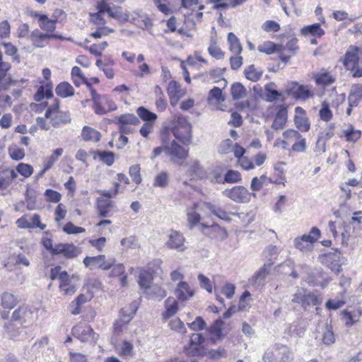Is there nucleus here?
<instances>
[{
  "mask_svg": "<svg viewBox=\"0 0 362 362\" xmlns=\"http://www.w3.org/2000/svg\"><path fill=\"white\" fill-rule=\"evenodd\" d=\"M56 93L62 98H67L74 94V89L68 82L60 83L55 89Z\"/></svg>",
  "mask_w": 362,
  "mask_h": 362,
  "instance_id": "nucleus-38",
  "label": "nucleus"
},
{
  "mask_svg": "<svg viewBox=\"0 0 362 362\" xmlns=\"http://www.w3.org/2000/svg\"><path fill=\"white\" fill-rule=\"evenodd\" d=\"M63 151L62 148H57L50 156L45 159L44 166L45 167V170H49L53 166L59 157L62 155Z\"/></svg>",
  "mask_w": 362,
  "mask_h": 362,
  "instance_id": "nucleus-49",
  "label": "nucleus"
},
{
  "mask_svg": "<svg viewBox=\"0 0 362 362\" xmlns=\"http://www.w3.org/2000/svg\"><path fill=\"white\" fill-rule=\"evenodd\" d=\"M115 349L119 356L124 358H133L135 355L134 344L130 341L123 340L115 346Z\"/></svg>",
  "mask_w": 362,
  "mask_h": 362,
  "instance_id": "nucleus-19",
  "label": "nucleus"
},
{
  "mask_svg": "<svg viewBox=\"0 0 362 362\" xmlns=\"http://www.w3.org/2000/svg\"><path fill=\"white\" fill-rule=\"evenodd\" d=\"M202 226L203 229H204V228L209 229L210 231L212 233L211 237L214 238H220L221 239H224L227 237V233H226V229H224L223 228H221L218 224H213L211 226H209L205 224H202Z\"/></svg>",
  "mask_w": 362,
  "mask_h": 362,
  "instance_id": "nucleus-43",
  "label": "nucleus"
},
{
  "mask_svg": "<svg viewBox=\"0 0 362 362\" xmlns=\"http://www.w3.org/2000/svg\"><path fill=\"white\" fill-rule=\"evenodd\" d=\"M283 137L281 144L284 149H286L288 146L293 144L291 149L293 151L303 153L306 151V140L298 131L292 129H287L283 132Z\"/></svg>",
  "mask_w": 362,
  "mask_h": 362,
  "instance_id": "nucleus-3",
  "label": "nucleus"
},
{
  "mask_svg": "<svg viewBox=\"0 0 362 362\" xmlns=\"http://www.w3.org/2000/svg\"><path fill=\"white\" fill-rule=\"evenodd\" d=\"M241 179V174L238 171L233 170H228L223 177V181H225V183L230 184L239 182Z\"/></svg>",
  "mask_w": 362,
  "mask_h": 362,
  "instance_id": "nucleus-57",
  "label": "nucleus"
},
{
  "mask_svg": "<svg viewBox=\"0 0 362 362\" xmlns=\"http://www.w3.org/2000/svg\"><path fill=\"white\" fill-rule=\"evenodd\" d=\"M93 158H99L103 163L111 166L115 162V154L111 151H93Z\"/></svg>",
  "mask_w": 362,
  "mask_h": 362,
  "instance_id": "nucleus-37",
  "label": "nucleus"
},
{
  "mask_svg": "<svg viewBox=\"0 0 362 362\" xmlns=\"http://www.w3.org/2000/svg\"><path fill=\"white\" fill-rule=\"evenodd\" d=\"M294 123L296 128L300 132H307L310 129V124L306 117L305 111L300 106L295 108Z\"/></svg>",
  "mask_w": 362,
  "mask_h": 362,
  "instance_id": "nucleus-16",
  "label": "nucleus"
},
{
  "mask_svg": "<svg viewBox=\"0 0 362 362\" xmlns=\"http://www.w3.org/2000/svg\"><path fill=\"white\" fill-rule=\"evenodd\" d=\"M136 113L142 120L147 122L151 123V122H153L157 119V115L155 113L149 111L144 107H139L136 110Z\"/></svg>",
  "mask_w": 362,
  "mask_h": 362,
  "instance_id": "nucleus-48",
  "label": "nucleus"
},
{
  "mask_svg": "<svg viewBox=\"0 0 362 362\" xmlns=\"http://www.w3.org/2000/svg\"><path fill=\"white\" fill-rule=\"evenodd\" d=\"M278 247L276 245H269L263 251V257L267 259V262H273L278 254Z\"/></svg>",
  "mask_w": 362,
  "mask_h": 362,
  "instance_id": "nucleus-59",
  "label": "nucleus"
},
{
  "mask_svg": "<svg viewBox=\"0 0 362 362\" xmlns=\"http://www.w3.org/2000/svg\"><path fill=\"white\" fill-rule=\"evenodd\" d=\"M244 74L245 77L250 81H257L260 78L262 72L257 71L254 65H250L245 69Z\"/></svg>",
  "mask_w": 362,
  "mask_h": 362,
  "instance_id": "nucleus-58",
  "label": "nucleus"
},
{
  "mask_svg": "<svg viewBox=\"0 0 362 362\" xmlns=\"http://www.w3.org/2000/svg\"><path fill=\"white\" fill-rule=\"evenodd\" d=\"M358 48L351 47L345 54L344 65L347 69L353 70L358 64Z\"/></svg>",
  "mask_w": 362,
  "mask_h": 362,
  "instance_id": "nucleus-27",
  "label": "nucleus"
},
{
  "mask_svg": "<svg viewBox=\"0 0 362 362\" xmlns=\"http://www.w3.org/2000/svg\"><path fill=\"white\" fill-rule=\"evenodd\" d=\"M33 312L27 308L24 307H20L15 310L11 316L12 320H21L22 323L30 322L33 320Z\"/></svg>",
  "mask_w": 362,
  "mask_h": 362,
  "instance_id": "nucleus-22",
  "label": "nucleus"
},
{
  "mask_svg": "<svg viewBox=\"0 0 362 362\" xmlns=\"http://www.w3.org/2000/svg\"><path fill=\"white\" fill-rule=\"evenodd\" d=\"M45 116L50 120L51 125L55 128H58L71 122L69 114L66 112L59 111L58 103L49 107L46 110Z\"/></svg>",
  "mask_w": 362,
  "mask_h": 362,
  "instance_id": "nucleus-5",
  "label": "nucleus"
},
{
  "mask_svg": "<svg viewBox=\"0 0 362 362\" xmlns=\"http://www.w3.org/2000/svg\"><path fill=\"white\" fill-rule=\"evenodd\" d=\"M204 341L202 334L193 333L190 337L189 344L185 346V351L188 355L198 356L201 354V345Z\"/></svg>",
  "mask_w": 362,
  "mask_h": 362,
  "instance_id": "nucleus-17",
  "label": "nucleus"
},
{
  "mask_svg": "<svg viewBox=\"0 0 362 362\" xmlns=\"http://www.w3.org/2000/svg\"><path fill=\"white\" fill-rule=\"evenodd\" d=\"M59 288L64 295L72 296L76 291V288L74 285L70 283L69 274H64L62 276L59 281Z\"/></svg>",
  "mask_w": 362,
  "mask_h": 362,
  "instance_id": "nucleus-32",
  "label": "nucleus"
},
{
  "mask_svg": "<svg viewBox=\"0 0 362 362\" xmlns=\"http://www.w3.org/2000/svg\"><path fill=\"white\" fill-rule=\"evenodd\" d=\"M319 116L320 119L325 122H329L332 119L333 115L332 112L330 110L328 103L323 102L322 104V107L319 112Z\"/></svg>",
  "mask_w": 362,
  "mask_h": 362,
  "instance_id": "nucleus-60",
  "label": "nucleus"
},
{
  "mask_svg": "<svg viewBox=\"0 0 362 362\" xmlns=\"http://www.w3.org/2000/svg\"><path fill=\"white\" fill-rule=\"evenodd\" d=\"M115 263V259L110 258L106 259L104 255H100L95 257H86L83 259V264L86 267L90 269H101L103 270H109Z\"/></svg>",
  "mask_w": 362,
  "mask_h": 362,
  "instance_id": "nucleus-8",
  "label": "nucleus"
},
{
  "mask_svg": "<svg viewBox=\"0 0 362 362\" xmlns=\"http://www.w3.org/2000/svg\"><path fill=\"white\" fill-rule=\"evenodd\" d=\"M362 99V85L356 84L351 87L348 97L349 105L351 107L358 106Z\"/></svg>",
  "mask_w": 362,
  "mask_h": 362,
  "instance_id": "nucleus-29",
  "label": "nucleus"
},
{
  "mask_svg": "<svg viewBox=\"0 0 362 362\" xmlns=\"http://www.w3.org/2000/svg\"><path fill=\"white\" fill-rule=\"evenodd\" d=\"M115 208V202L110 199L98 197L96 200V209L100 217L110 216Z\"/></svg>",
  "mask_w": 362,
  "mask_h": 362,
  "instance_id": "nucleus-15",
  "label": "nucleus"
},
{
  "mask_svg": "<svg viewBox=\"0 0 362 362\" xmlns=\"http://www.w3.org/2000/svg\"><path fill=\"white\" fill-rule=\"evenodd\" d=\"M225 98L222 93V90L221 88L218 87H214L209 93L207 100L210 104L216 103L219 105L221 103L223 102Z\"/></svg>",
  "mask_w": 362,
  "mask_h": 362,
  "instance_id": "nucleus-40",
  "label": "nucleus"
},
{
  "mask_svg": "<svg viewBox=\"0 0 362 362\" xmlns=\"http://www.w3.org/2000/svg\"><path fill=\"white\" fill-rule=\"evenodd\" d=\"M344 135L348 141L356 142L361 136L360 130L355 129L352 125H349L346 130L344 131Z\"/></svg>",
  "mask_w": 362,
  "mask_h": 362,
  "instance_id": "nucleus-54",
  "label": "nucleus"
},
{
  "mask_svg": "<svg viewBox=\"0 0 362 362\" xmlns=\"http://www.w3.org/2000/svg\"><path fill=\"white\" fill-rule=\"evenodd\" d=\"M8 153L10 156L16 160H21L25 156L24 150L16 145L11 146L8 148Z\"/></svg>",
  "mask_w": 362,
  "mask_h": 362,
  "instance_id": "nucleus-64",
  "label": "nucleus"
},
{
  "mask_svg": "<svg viewBox=\"0 0 362 362\" xmlns=\"http://www.w3.org/2000/svg\"><path fill=\"white\" fill-rule=\"evenodd\" d=\"M335 335L332 330V327L326 325L322 335V341L325 345H331L335 342Z\"/></svg>",
  "mask_w": 362,
  "mask_h": 362,
  "instance_id": "nucleus-56",
  "label": "nucleus"
},
{
  "mask_svg": "<svg viewBox=\"0 0 362 362\" xmlns=\"http://www.w3.org/2000/svg\"><path fill=\"white\" fill-rule=\"evenodd\" d=\"M137 310L136 303H131L128 307L123 308L120 311L119 318L114 324V329L116 332H121L125 326L133 318Z\"/></svg>",
  "mask_w": 362,
  "mask_h": 362,
  "instance_id": "nucleus-10",
  "label": "nucleus"
},
{
  "mask_svg": "<svg viewBox=\"0 0 362 362\" xmlns=\"http://www.w3.org/2000/svg\"><path fill=\"white\" fill-rule=\"evenodd\" d=\"M202 206L206 209L210 211L214 216H217L218 218L227 221H230V218L229 217V214L227 213L224 209L221 207H218L210 202H204L202 203Z\"/></svg>",
  "mask_w": 362,
  "mask_h": 362,
  "instance_id": "nucleus-30",
  "label": "nucleus"
},
{
  "mask_svg": "<svg viewBox=\"0 0 362 362\" xmlns=\"http://www.w3.org/2000/svg\"><path fill=\"white\" fill-rule=\"evenodd\" d=\"M264 362H289L293 360V353L290 348L282 344H275L272 349L265 351Z\"/></svg>",
  "mask_w": 362,
  "mask_h": 362,
  "instance_id": "nucleus-2",
  "label": "nucleus"
},
{
  "mask_svg": "<svg viewBox=\"0 0 362 362\" xmlns=\"http://www.w3.org/2000/svg\"><path fill=\"white\" fill-rule=\"evenodd\" d=\"M362 312L358 309L352 310H344L341 312V319L344 322L346 326L351 327L359 320Z\"/></svg>",
  "mask_w": 362,
  "mask_h": 362,
  "instance_id": "nucleus-24",
  "label": "nucleus"
},
{
  "mask_svg": "<svg viewBox=\"0 0 362 362\" xmlns=\"http://www.w3.org/2000/svg\"><path fill=\"white\" fill-rule=\"evenodd\" d=\"M169 175L165 171L160 172L154 178L153 186L164 188L168 186Z\"/></svg>",
  "mask_w": 362,
  "mask_h": 362,
  "instance_id": "nucleus-53",
  "label": "nucleus"
},
{
  "mask_svg": "<svg viewBox=\"0 0 362 362\" xmlns=\"http://www.w3.org/2000/svg\"><path fill=\"white\" fill-rule=\"evenodd\" d=\"M228 41L229 42V49L236 55H240L243 48L239 39L233 33H229L228 35Z\"/></svg>",
  "mask_w": 362,
  "mask_h": 362,
  "instance_id": "nucleus-39",
  "label": "nucleus"
},
{
  "mask_svg": "<svg viewBox=\"0 0 362 362\" xmlns=\"http://www.w3.org/2000/svg\"><path fill=\"white\" fill-rule=\"evenodd\" d=\"M185 238L179 231L171 230L168 235V240L165 243L167 247L176 250L178 252H183L186 250Z\"/></svg>",
  "mask_w": 362,
  "mask_h": 362,
  "instance_id": "nucleus-11",
  "label": "nucleus"
},
{
  "mask_svg": "<svg viewBox=\"0 0 362 362\" xmlns=\"http://www.w3.org/2000/svg\"><path fill=\"white\" fill-rule=\"evenodd\" d=\"M209 53L214 58L219 59L223 57L224 53L216 45V39L211 37L210 40V45L208 48Z\"/></svg>",
  "mask_w": 362,
  "mask_h": 362,
  "instance_id": "nucleus-55",
  "label": "nucleus"
},
{
  "mask_svg": "<svg viewBox=\"0 0 362 362\" xmlns=\"http://www.w3.org/2000/svg\"><path fill=\"white\" fill-rule=\"evenodd\" d=\"M286 122L287 109L283 105H279L277 107V112L272 123V127L276 130L281 129L285 127Z\"/></svg>",
  "mask_w": 362,
  "mask_h": 362,
  "instance_id": "nucleus-20",
  "label": "nucleus"
},
{
  "mask_svg": "<svg viewBox=\"0 0 362 362\" xmlns=\"http://www.w3.org/2000/svg\"><path fill=\"white\" fill-rule=\"evenodd\" d=\"M191 126L190 123L187 121L186 117L177 114L173 117L171 121V128L177 127L178 129L185 127V130L187 129V127Z\"/></svg>",
  "mask_w": 362,
  "mask_h": 362,
  "instance_id": "nucleus-45",
  "label": "nucleus"
},
{
  "mask_svg": "<svg viewBox=\"0 0 362 362\" xmlns=\"http://www.w3.org/2000/svg\"><path fill=\"white\" fill-rule=\"evenodd\" d=\"M175 293L179 300L185 301L194 296V291L185 281H180L175 291Z\"/></svg>",
  "mask_w": 362,
  "mask_h": 362,
  "instance_id": "nucleus-23",
  "label": "nucleus"
},
{
  "mask_svg": "<svg viewBox=\"0 0 362 362\" xmlns=\"http://www.w3.org/2000/svg\"><path fill=\"white\" fill-rule=\"evenodd\" d=\"M272 182H273V181L266 175H262L259 177H255L252 180L250 187L252 191H259L263 186L267 185L269 183Z\"/></svg>",
  "mask_w": 362,
  "mask_h": 362,
  "instance_id": "nucleus-41",
  "label": "nucleus"
},
{
  "mask_svg": "<svg viewBox=\"0 0 362 362\" xmlns=\"http://www.w3.org/2000/svg\"><path fill=\"white\" fill-rule=\"evenodd\" d=\"M286 333L291 337H301L305 333V327L298 322H293L287 327Z\"/></svg>",
  "mask_w": 362,
  "mask_h": 362,
  "instance_id": "nucleus-46",
  "label": "nucleus"
},
{
  "mask_svg": "<svg viewBox=\"0 0 362 362\" xmlns=\"http://www.w3.org/2000/svg\"><path fill=\"white\" fill-rule=\"evenodd\" d=\"M167 92L170 97V104L173 106L176 105L180 98L183 95L180 84L174 81L168 83Z\"/></svg>",
  "mask_w": 362,
  "mask_h": 362,
  "instance_id": "nucleus-21",
  "label": "nucleus"
},
{
  "mask_svg": "<svg viewBox=\"0 0 362 362\" xmlns=\"http://www.w3.org/2000/svg\"><path fill=\"white\" fill-rule=\"evenodd\" d=\"M162 144H164L165 153L169 156L170 160L176 164L182 165L183 160L188 156L189 150L178 144L175 140L170 141L168 131L160 135Z\"/></svg>",
  "mask_w": 362,
  "mask_h": 362,
  "instance_id": "nucleus-1",
  "label": "nucleus"
},
{
  "mask_svg": "<svg viewBox=\"0 0 362 362\" xmlns=\"http://www.w3.org/2000/svg\"><path fill=\"white\" fill-rule=\"evenodd\" d=\"M148 298L160 301L167 296V292L165 289L158 285H153L147 288L145 291Z\"/></svg>",
  "mask_w": 362,
  "mask_h": 362,
  "instance_id": "nucleus-31",
  "label": "nucleus"
},
{
  "mask_svg": "<svg viewBox=\"0 0 362 362\" xmlns=\"http://www.w3.org/2000/svg\"><path fill=\"white\" fill-rule=\"evenodd\" d=\"M224 322L222 320H216L209 328L211 340L214 342L220 339L223 334Z\"/></svg>",
  "mask_w": 362,
  "mask_h": 362,
  "instance_id": "nucleus-28",
  "label": "nucleus"
},
{
  "mask_svg": "<svg viewBox=\"0 0 362 362\" xmlns=\"http://www.w3.org/2000/svg\"><path fill=\"white\" fill-rule=\"evenodd\" d=\"M322 303V298L320 295L310 292L307 294H304L303 306L305 305H317Z\"/></svg>",
  "mask_w": 362,
  "mask_h": 362,
  "instance_id": "nucleus-52",
  "label": "nucleus"
},
{
  "mask_svg": "<svg viewBox=\"0 0 362 362\" xmlns=\"http://www.w3.org/2000/svg\"><path fill=\"white\" fill-rule=\"evenodd\" d=\"M192 127H187L178 129L177 127H172V132L174 136L184 144H189L192 141Z\"/></svg>",
  "mask_w": 362,
  "mask_h": 362,
  "instance_id": "nucleus-25",
  "label": "nucleus"
},
{
  "mask_svg": "<svg viewBox=\"0 0 362 362\" xmlns=\"http://www.w3.org/2000/svg\"><path fill=\"white\" fill-rule=\"evenodd\" d=\"M230 91L233 100H238L246 95V89L240 83H233Z\"/></svg>",
  "mask_w": 362,
  "mask_h": 362,
  "instance_id": "nucleus-50",
  "label": "nucleus"
},
{
  "mask_svg": "<svg viewBox=\"0 0 362 362\" xmlns=\"http://www.w3.org/2000/svg\"><path fill=\"white\" fill-rule=\"evenodd\" d=\"M315 274L317 276L315 279H312L309 278L308 281L312 286H320L324 288L326 287L328 284L332 281V279L327 276H323L322 274L320 271H317Z\"/></svg>",
  "mask_w": 362,
  "mask_h": 362,
  "instance_id": "nucleus-42",
  "label": "nucleus"
},
{
  "mask_svg": "<svg viewBox=\"0 0 362 362\" xmlns=\"http://www.w3.org/2000/svg\"><path fill=\"white\" fill-rule=\"evenodd\" d=\"M315 79L316 83L324 86H329L334 83V78L328 72L319 73L315 75Z\"/></svg>",
  "mask_w": 362,
  "mask_h": 362,
  "instance_id": "nucleus-51",
  "label": "nucleus"
},
{
  "mask_svg": "<svg viewBox=\"0 0 362 362\" xmlns=\"http://www.w3.org/2000/svg\"><path fill=\"white\" fill-rule=\"evenodd\" d=\"M327 259L330 262L329 263V267L330 269L335 272L336 274H339L341 271V264L340 263V257L339 254H330L327 255Z\"/></svg>",
  "mask_w": 362,
  "mask_h": 362,
  "instance_id": "nucleus-47",
  "label": "nucleus"
},
{
  "mask_svg": "<svg viewBox=\"0 0 362 362\" xmlns=\"http://www.w3.org/2000/svg\"><path fill=\"white\" fill-rule=\"evenodd\" d=\"M72 334L81 341L95 343L98 335L90 326L88 325H77L72 328Z\"/></svg>",
  "mask_w": 362,
  "mask_h": 362,
  "instance_id": "nucleus-9",
  "label": "nucleus"
},
{
  "mask_svg": "<svg viewBox=\"0 0 362 362\" xmlns=\"http://www.w3.org/2000/svg\"><path fill=\"white\" fill-rule=\"evenodd\" d=\"M153 279L152 274L147 270H141L139 272L138 283L141 288H144L146 290L151 286L150 284Z\"/></svg>",
  "mask_w": 362,
  "mask_h": 362,
  "instance_id": "nucleus-44",
  "label": "nucleus"
},
{
  "mask_svg": "<svg viewBox=\"0 0 362 362\" xmlns=\"http://www.w3.org/2000/svg\"><path fill=\"white\" fill-rule=\"evenodd\" d=\"M189 175L196 178L202 174V168L199 162L197 160H192L188 169Z\"/></svg>",
  "mask_w": 362,
  "mask_h": 362,
  "instance_id": "nucleus-62",
  "label": "nucleus"
},
{
  "mask_svg": "<svg viewBox=\"0 0 362 362\" xmlns=\"http://www.w3.org/2000/svg\"><path fill=\"white\" fill-rule=\"evenodd\" d=\"M286 93L296 100H305L313 97L314 94L310 90V86L302 85L296 81L288 83L286 87Z\"/></svg>",
  "mask_w": 362,
  "mask_h": 362,
  "instance_id": "nucleus-6",
  "label": "nucleus"
},
{
  "mask_svg": "<svg viewBox=\"0 0 362 362\" xmlns=\"http://www.w3.org/2000/svg\"><path fill=\"white\" fill-rule=\"evenodd\" d=\"M223 194L236 203H247L250 201L251 196H255V193H250L243 186L236 185L230 189L223 191Z\"/></svg>",
  "mask_w": 362,
  "mask_h": 362,
  "instance_id": "nucleus-7",
  "label": "nucleus"
},
{
  "mask_svg": "<svg viewBox=\"0 0 362 362\" xmlns=\"http://www.w3.org/2000/svg\"><path fill=\"white\" fill-rule=\"evenodd\" d=\"M303 35L310 34L313 36L320 37L325 35L324 30L320 27L319 23H314L310 25H305L300 29Z\"/></svg>",
  "mask_w": 362,
  "mask_h": 362,
  "instance_id": "nucleus-35",
  "label": "nucleus"
},
{
  "mask_svg": "<svg viewBox=\"0 0 362 362\" xmlns=\"http://www.w3.org/2000/svg\"><path fill=\"white\" fill-rule=\"evenodd\" d=\"M320 235V230L317 227H313L309 234H304L294 239V246L302 252L312 251L313 244L319 240Z\"/></svg>",
  "mask_w": 362,
  "mask_h": 362,
  "instance_id": "nucleus-4",
  "label": "nucleus"
},
{
  "mask_svg": "<svg viewBox=\"0 0 362 362\" xmlns=\"http://www.w3.org/2000/svg\"><path fill=\"white\" fill-rule=\"evenodd\" d=\"M202 203L203 202L193 203L186 209L187 221L190 229H192L195 226H197L200 222L201 216L197 212V211L206 209L204 207L202 206Z\"/></svg>",
  "mask_w": 362,
  "mask_h": 362,
  "instance_id": "nucleus-14",
  "label": "nucleus"
},
{
  "mask_svg": "<svg viewBox=\"0 0 362 362\" xmlns=\"http://www.w3.org/2000/svg\"><path fill=\"white\" fill-rule=\"evenodd\" d=\"M81 253V250L73 244L59 243L54 245L53 255L62 254L67 259L76 257Z\"/></svg>",
  "mask_w": 362,
  "mask_h": 362,
  "instance_id": "nucleus-13",
  "label": "nucleus"
},
{
  "mask_svg": "<svg viewBox=\"0 0 362 362\" xmlns=\"http://www.w3.org/2000/svg\"><path fill=\"white\" fill-rule=\"evenodd\" d=\"M17 304L16 297L11 293L4 292L1 298V305L5 309L11 310Z\"/></svg>",
  "mask_w": 362,
  "mask_h": 362,
  "instance_id": "nucleus-36",
  "label": "nucleus"
},
{
  "mask_svg": "<svg viewBox=\"0 0 362 362\" xmlns=\"http://www.w3.org/2000/svg\"><path fill=\"white\" fill-rule=\"evenodd\" d=\"M63 39L62 35L56 34L43 33L40 30H34L30 35V39L33 45L36 47H44L48 43L51 39Z\"/></svg>",
  "mask_w": 362,
  "mask_h": 362,
  "instance_id": "nucleus-12",
  "label": "nucleus"
},
{
  "mask_svg": "<svg viewBox=\"0 0 362 362\" xmlns=\"http://www.w3.org/2000/svg\"><path fill=\"white\" fill-rule=\"evenodd\" d=\"M56 20L49 19L47 15L40 16L39 26L46 32V33L52 34L56 29Z\"/></svg>",
  "mask_w": 362,
  "mask_h": 362,
  "instance_id": "nucleus-34",
  "label": "nucleus"
},
{
  "mask_svg": "<svg viewBox=\"0 0 362 362\" xmlns=\"http://www.w3.org/2000/svg\"><path fill=\"white\" fill-rule=\"evenodd\" d=\"M274 262H265L264 265L256 272L252 278L251 279V284L252 286L258 288L264 284L267 276L269 273L271 267Z\"/></svg>",
  "mask_w": 362,
  "mask_h": 362,
  "instance_id": "nucleus-18",
  "label": "nucleus"
},
{
  "mask_svg": "<svg viewBox=\"0 0 362 362\" xmlns=\"http://www.w3.org/2000/svg\"><path fill=\"white\" fill-rule=\"evenodd\" d=\"M118 122L122 125L134 124L136 125L139 123V119L132 114L122 115L118 118Z\"/></svg>",
  "mask_w": 362,
  "mask_h": 362,
  "instance_id": "nucleus-61",
  "label": "nucleus"
},
{
  "mask_svg": "<svg viewBox=\"0 0 362 362\" xmlns=\"http://www.w3.org/2000/svg\"><path fill=\"white\" fill-rule=\"evenodd\" d=\"M165 308L163 317L164 319H168L177 312V302L173 297H168L165 301Z\"/></svg>",
  "mask_w": 362,
  "mask_h": 362,
  "instance_id": "nucleus-33",
  "label": "nucleus"
},
{
  "mask_svg": "<svg viewBox=\"0 0 362 362\" xmlns=\"http://www.w3.org/2000/svg\"><path fill=\"white\" fill-rule=\"evenodd\" d=\"M140 165L138 164L129 167V173L132 180L137 185L141 182V176L140 173Z\"/></svg>",
  "mask_w": 362,
  "mask_h": 362,
  "instance_id": "nucleus-63",
  "label": "nucleus"
},
{
  "mask_svg": "<svg viewBox=\"0 0 362 362\" xmlns=\"http://www.w3.org/2000/svg\"><path fill=\"white\" fill-rule=\"evenodd\" d=\"M81 138L84 141L96 143L100 140L101 134L96 129L85 126L81 131Z\"/></svg>",
  "mask_w": 362,
  "mask_h": 362,
  "instance_id": "nucleus-26",
  "label": "nucleus"
}]
</instances>
